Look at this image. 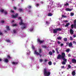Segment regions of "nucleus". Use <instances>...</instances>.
Masks as SVG:
<instances>
[{"instance_id": "f257e3e1", "label": "nucleus", "mask_w": 76, "mask_h": 76, "mask_svg": "<svg viewBox=\"0 0 76 76\" xmlns=\"http://www.w3.org/2000/svg\"><path fill=\"white\" fill-rule=\"evenodd\" d=\"M39 53L37 52V50H35L34 52V54H36L37 56H38V55H39L40 57H41V56H42V55H40V53H41L42 52V50H41V49H39Z\"/></svg>"}, {"instance_id": "f03ea898", "label": "nucleus", "mask_w": 76, "mask_h": 76, "mask_svg": "<svg viewBox=\"0 0 76 76\" xmlns=\"http://www.w3.org/2000/svg\"><path fill=\"white\" fill-rule=\"evenodd\" d=\"M19 25H23V27H21L22 29H23L26 28V25H25L26 24L23 23V20L22 19L20 20V22L19 23Z\"/></svg>"}, {"instance_id": "7ed1b4c3", "label": "nucleus", "mask_w": 76, "mask_h": 76, "mask_svg": "<svg viewBox=\"0 0 76 76\" xmlns=\"http://www.w3.org/2000/svg\"><path fill=\"white\" fill-rule=\"evenodd\" d=\"M65 53H62V58L63 59V60L65 62H67V59L65 58Z\"/></svg>"}, {"instance_id": "20e7f679", "label": "nucleus", "mask_w": 76, "mask_h": 76, "mask_svg": "<svg viewBox=\"0 0 76 76\" xmlns=\"http://www.w3.org/2000/svg\"><path fill=\"white\" fill-rule=\"evenodd\" d=\"M48 2H50L49 3V5L50 6V8H53V3L54 2L52 0H49L48 1Z\"/></svg>"}, {"instance_id": "39448f33", "label": "nucleus", "mask_w": 76, "mask_h": 76, "mask_svg": "<svg viewBox=\"0 0 76 76\" xmlns=\"http://www.w3.org/2000/svg\"><path fill=\"white\" fill-rule=\"evenodd\" d=\"M62 29L61 28H57L55 29H53V33L56 34V33H57V31H61Z\"/></svg>"}, {"instance_id": "423d86ee", "label": "nucleus", "mask_w": 76, "mask_h": 76, "mask_svg": "<svg viewBox=\"0 0 76 76\" xmlns=\"http://www.w3.org/2000/svg\"><path fill=\"white\" fill-rule=\"evenodd\" d=\"M44 75L45 76H48V72L46 69H44L43 70Z\"/></svg>"}, {"instance_id": "0eeeda50", "label": "nucleus", "mask_w": 76, "mask_h": 76, "mask_svg": "<svg viewBox=\"0 0 76 76\" xmlns=\"http://www.w3.org/2000/svg\"><path fill=\"white\" fill-rule=\"evenodd\" d=\"M37 42L40 43V44H42V43H43L44 42V40H43L42 41L41 40H40V39H37Z\"/></svg>"}, {"instance_id": "6e6552de", "label": "nucleus", "mask_w": 76, "mask_h": 76, "mask_svg": "<svg viewBox=\"0 0 76 76\" xmlns=\"http://www.w3.org/2000/svg\"><path fill=\"white\" fill-rule=\"evenodd\" d=\"M57 58L58 59H60L61 58H62V53L61 54V55H58Z\"/></svg>"}, {"instance_id": "1a4fd4ad", "label": "nucleus", "mask_w": 76, "mask_h": 76, "mask_svg": "<svg viewBox=\"0 0 76 76\" xmlns=\"http://www.w3.org/2000/svg\"><path fill=\"white\" fill-rule=\"evenodd\" d=\"M73 10V9H70L69 8H66L65 9L66 11H72Z\"/></svg>"}, {"instance_id": "9d476101", "label": "nucleus", "mask_w": 76, "mask_h": 76, "mask_svg": "<svg viewBox=\"0 0 76 76\" xmlns=\"http://www.w3.org/2000/svg\"><path fill=\"white\" fill-rule=\"evenodd\" d=\"M18 11L19 12H23V10L22 8H19L18 9Z\"/></svg>"}, {"instance_id": "9b49d317", "label": "nucleus", "mask_w": 76, "mask_h": 76, "mask_svg": "<svg viewBox=\"0 0 76 76\" xmlns=\"http://www.w3.org/2000/svg\"><path fill=\"white\" fill-rule=\"evenodd\" d=\"M18 15V13H16L15 14V15H12V16L13 18H16L17 16Z\"/></svg>"}, {"instance_id": "f8f14e48", "label": "nucleus", "mask_w": 76, "mask_h": 76, "mask_svg": "<svg viewBox=\"0 0 76 76\" xmlns=\"http://www.w3.org/2000/svg\"><path fill=\"white\" fill-rule=\"evenodd\" d=\"M72 62L74 63H76V60L75 59H72Z\"/></svg>"}, {"instance_id": "ddd939ff", "label": "nucleus", "mask_w": 76, "mask_h": 76, "mask_svg": "<svg viewBox=\"0 0 76 76\" xmlns=\"http://www.w3.org/2000/svg\"><path fill=\"white\" fill-rule=\"evenodd\" d=\"M70 33L71 34H73V33H74V31H73L72 29H70Z\"/></svg>"}, {"instance_id": "4468645a", "label": "nucleus", "mask_w": 76, "mask_h": 76, "mask_svg": "<svg viewBox=\"0 0 76 76\" xmlns=\"http://www.w3.org/2000/svg\"><path fill=\"white\" fill-rule=\"evenodd\" d=\"M50 69H48V76H49L50 75V74H51V72H50Z\"/></svg>"}, {"instance_id": "2eb2a0df", "label": "nucleus", "mask_w": 76, "mask_h": 76, "mask_svg": "<svg viewBox=\"0 0 76 76\" xmlns=\"http://www.w3.org/2000/svg\"><path fill=\"white\" fill-rule=\"evenodd\" d=\"M72 76H75L76 75V72H75V71H73L72 72Z\"/></svg>"}, {"instance_id": "dca6fc26", "label": "nucleus", "mask_w": 76, "mask_h": 76, "mask_svg": "<svg viewBox=\"0 0 76 76\" xmlns=\"http://www.w3.org/2000/svg\"><path fill=\"white\" fill-rule=\"evenodd\" d=\"M12 64L13 65H16V64H18V62H13L12 63Z\"/></svg>"}, {"instance_id": "f3484780", "label": "nucleus", "mask_w": 76, "mask_h": 76, "mask_svg": "<svg viewBox=\"0 0 76 76\" xmlns=\"http://www.w3.org/2000/svg\"><path fill=\"white\" fill-rule=\"evenodd\" d=\"M53 14L51 13H48V16H53Z\"/></svg>"}, {"instance_id": "a211bd4d", "label": "nucleus", "mask_w": 76, "mask_h": 76, "mask_svg": "<svg viewBox=\"0 0 76 76\" xmlns=\"http://www.w3.org/2000/svg\"><path fill=\"white\" fill-rule=\"evenodd\" d=\"M76 20H75L74 21V28H76Z\"/></svg>"}, {"instance_id": "6ab92c4d", "label": "nucleus", "mask_w": 76, "mask_h": 76, "mask_svg": "<svg viewBox=\"0 0 76 76\" xmlns=\"http://www.w3.org/2000/svg\"><path fill=\"white\" fill-rule=\"evenodd\" d=\"M69 47H72V43L70 42L69 45Z\"/></svg>"}, {"instance_id": "aec40b11", "label": "nucleus", "mask_w": 76, "mask_h": 76, "mask_svg": "<svg viewBox=\"0 0 76 76\" xmlns=\"http://www.w3.org/2000/svg\"><path fill=\"white\" fill-rule=\"evenodd\" d=\"M4 61H5V63H8L9 62V60L7 58H6L5 59Z\"/></svg>"}, {"instance_id": "412c9836", "label": "nucleus", "mask_w": 76, "mask_h": 76, "mask_svg": "<svg viewBox=\"0 0 76 76\" xmlns=\"http://www.w3.org/2000/svg\"><path fill=\"white\" fill-rule=\"evenodd\" d=\"M6 28L7 29L8 31H10V28H9V26H6Z\"/></svg>"}, {"instance_id": "4be33fe9", "label": "nucleus", "mask_w": 76, "mask_h": 76, "mask_svg": "<svg viewBox=\"0 0 76 76\" xmlns=\"http://www.w3.org/2000/svg\"><path fill=\"white\" fill-rule=\"evenodd\" d=\"M70 25V23H68L66 24L65 25V27H67L69 26V25Z\"/></svg>"}, {"instance_id": "5701e85b", "label": "nucleus", "mask_w": 76, "mask_h": 76, "mask_svg": "<svg viewBox=\"0 0 76 76\" xmlns=\"http://www.w3.org/2000/svg\"><path fill=\"white\" fill-rule=\"evenodd\" d=\"M57 5H59L58 6V7H61L62 5L61 4H60V3H59L58 4H57Z\"/></svg>"}, {"instance_id": "b1692460", "label": "nucleus", "mask_w": 76, "mask_h": 76, "mask_svg": "<svg viewBox=\"0 0 76 76\" xmlns=\"http://www.w3.org/2000/svg\"><path fill=\"white\" fill-rule=\"evenodd\" d=\"M49 54L50 55V56H52L53 55V52H50L49 53Z\"/></svg>"}, {"instance_id": "393cba45", "label": "nucleus", "mask_w": 76, "mask_h": 76, "mask_svg": "<svg viewBox=\"0 0 76 76\" xmlns=\"http://www.w3.org/2000/svg\"><path fill=\"white\" fill-rule=\"evenodd\" d=\"M6 41L7 42H10V43H11V42H10V40L9 39L6 40Z\"/></svg>"}, {"instance_id": "a878e982", "label": "nucleus", "mask_w": 76, "mask_h": 76, "mask_svg": "<svg viewBox=\"0 0 76 76\" xmlns=\"http://www.w3.org/2000/svg\"><path fill=\"white\" fill-rule=\"evenodd\" d=\"M42 48H47V46L45 45H42Z\"/></svg>"}, {"instance_id": "bb28decb", "label": "nucleus", "mask_w": 76, "mask_h": 76, "mask_svg": "<svg viewBox=\"0 0 76 76\" xmlns=\"http://www.w3.org/2000/svg\"><path fill=\"white\" fill-rule=\"evenodd\" d=\"M48 64L49 65L51 66V64H52V63H51V61H49V62Z\"/></svg>"}, {"instance_id": "cd10ccee", "label": "nucleus", "mask_w": 76, "mask_h": 76, "mask_svg": "<svg viewBox=\"0 0 76 76\" xmlns=\"http://www.w3.org/2000/svg\"><path fill=\"white\" fill-rule=\"evenodd\" d=\"M4 10L1 9L0 10V11L1 13H3L4 12Z\"/></svg>"}, {"instance_id": "c85d7f7f", "label": "nucleus", "mask_w": 76, "mask_h": 76, "mask_svg": "<svg viewBox=\"0 0 76 76\" xmlns=\"http://www.w3.org/2000/svg\"><path fill=\"white\" fill-rule=\"evenodd\" d=\"M66 51L67 52V53H68V52H69V51H70V49L68 48L66 49Z\"/></svg>"}, {"instance_id": "c756f323", "label": "nucleus", "mask_w": 76, "mask_h": 76, "mask_svg": "<svg viewBox=\"0 0 76 76\" xmlns=\"http://www.w3.org/2000/svg\"><path fill=\"white\" fill-rule=\"evenodd\" d=\"M58 48H56V51L57 54H58V53H59V52H58Z\"/></svg>"}, {"instance_id": "7c9ffc66", "label": "nucleus", "mask_w": 76, "mask_h": 76, "mask_svg": "<svg viewBox=\"0 0 76 76\" xmlns=\"http://www.w3.org/2000/svg\"><path fill=\"white\" fill-rule=\"evenodd\" d=\"M13 8L14 9V10H16V9H17V8H16V7L14 6L13 7Z\"/></svg>"}, {"instance_id": "2f4dec72", "label": "nucleus", "mask_w": 76, "mask_h": 76, "mask_svg": "<svg viewBox=\"0 0 76 76\" xmlns=\"http://www.w3.org/2000/svg\"><path fill=\"white\" fill-rule=\"evenodd\" d=\"M74 15V13H72V12H71L70 13V15L71 16H73Z\"/></svg>"}, {"instance_id": "473e14b6", "label": "nucleus", "mask_w": 76, "mask_h": 76, "mask_svg": "<svg viewBox=\"0 0 76 76\" xmlns=\"http://www.w3.org/2000/svg\"><path fill=\"white\" fill-rule=\"evenodd\" d=\"M62 17L63 18H67V16H64L63 15H62Z\"/></svg>"}, {"instance_id": "72a5a7b5", "label": "nucleus", "mask_w": 76, "mask_h": 76, "mask_svg": "<svg viewBox=\"0 0 76 76\" xmlns=\"http://www.w3.org/2000/svg\"><path fill=\"white\" fill-rule=\"evenodd\" d=\"M57 39L59 40H61V37H58L57 38Z\"/></svg>"}, {"instance_id": "f704fd0d", "label": "nucleus", "mask_w": 76, "mask_h": 76, "mask_svg": "<svg viewBox=\"0 0 76 76\" xmlns=\"http://www.w3.org/2000/svg\"><path fill=\"white\" fill-rule=\"evenodd\" d=\"M12 26H17V24H13L12 25Z\"/></svg>"}, {"instance_id": "c9c22d12", "label": "nucleus", "mask_w": 76, "mask_h": 76, "mask_svg": "<svg viewBox=\"0 0 76 76\" xmlns=\"http://www.w3.org/2000/svg\"><path fill=\"white\" fill-rule=\"evenodd\" d=\"M71 28L73 29L74 27V25L73 24H72V25H71Z\"/></svg>"}, {"instance_id": "e433bc0d", "label": "nucleus", "mask_w": 76, "mask_h": 76, "mask_svg": "<svg viewBox=\"0 0 76 76\" xmlns=\"http://www.w3.org/2000/svg\"><path fill=\"white\" fill-rule=\"evenodd\" d=\"M34 29V28H31L29 30V31H32Z\"/></svg>"}, {"instance_id": "4c0bfd02", "label": "nucleus", "mask_w": 76, "mask_h": 76, "mask_svg": "<svg viewBox=\"0 0 76 76\" xmlns=\"http://www.w3.org/2000/svg\"><path fill=\"white\" fill-rule=\"evenodd\" d=\"M69 4L68 3H66L64 4V6H68Z\"/></svg>"}, {"instance_id": "58836bf2", "label": "nucleus", "mask_w": 76, "mask_h": 76, "mask_svg": "<svg viewBox=\"0 0 76 76\" xmlns=\"http://www.w3.org/2000/svg\"><path fill=\"white\" fill-rule=\"evenodd\" d=\"M67 38H64V41H67Z\"/></svg>"}, {"instance_id": "ea45409f", "label": "nucleus", "mask_w": 76, "mask_h": 76, "mask_svg": "<svg viewBox=\"0 0 76 76\" xmlns=\"http://www.w3.org/2000/svg\"><path fill=\"white\" fill-rule=\"evenodd\" d=\"M32 50H35V47H34V46H32Z\"/></svg>"}, {"instance_id": "a19ab883", "label": "nucleus", "mask_w": 76, "mask_h": 76, "mask_svg": "<svg viewBox=\"0 0 76 76\" xmlns=\"http://www.w3.org/2000/svg\"><path fill=\"white\" fill-rule=\"evenodd\" d=\"M68 67L69 69H70L71 68V66L70 65H68Z\"/></svg>"}, {"instance_id": "79ce46f5", "label": "nucleus", "mask_w": 76, "mask_h": 76, "mask_svg": "<svg viewBox=\"0 0 76 76\" xmlns=\"http://www.w3.org/2000/svg\"><path fill=\"white\" fill-rule=\"evenodd\" d=\"M31 6H28V9H31Z\"/></svg>"}, {"instance_id": "37998d69", "label": "nucleus", "mask_w": 76, "mask_h": 76, "mask_svg": "<svg viewBox=\"0 0 76 76\" xmlns=\"http://www.w3.org/2000/svg\"><path fill=\"white\" fill-rule=\"evenodd\" d=\"M62 64H66V62L64 61H63Z\"/></svg>"}, {"instance_id": "c03bdc74", "label": "nucleus", "mask_w": 76, "mask_h": 76, "mask_svg": "<svg viewBox=\"0 0 76 76\" xmlns=\"http://www.w3.org/2000/svg\"><path fill=\"white\" fill-rule=\"evenodd\" d=\"M13 32H14V34H15V33H16V30H14L13 31Z\"/></svg>"}, {"instance_id": "a18cd8bd", "label": "nucleus", "mask_w": 76, "mask_h": 76, "mask_svg": "<svg viewBox=\"0 0 76 76\" xmlns=\"http://www.w3.org/2000/svg\"><path fill=\"white\" fill-rule=\"evenodd\" d=\"M70 40H72L73 39V38H72V37H70Z\"/></svg>"}, {"instance_id": "49530a36", "label": "nucleus", "mask_w": 76, "mask_h": 76, "mask_svg": "<svg viewBox=\"0 0 76 76\" xmlns=\"http://www.w3.org/2000/svg\"><path fill=\"white\" fill-rule=\"evenodd\" d=\"M7 57L9 58H11V57H10V56L9 55L7 56Z\"/></svg>"}, {"instance_id": "de8ad7c7", "label": "nucleus", "mask_w": 76, "mask_h": 76, "mask_svg": "<svg viewBox=\"0 0 76 76\" xmlns=\"http://www.w3.org/2000/svg\"><path fill=\"white\" fill-rule=\"evenodd\" d=\"M63 22H68V20H64L63 21Z\"/></svg>"}, {"instance_id": "09e8293b", "label": "nucleus", "mask_w": 76, "mask_h": 76, "mask_svg": "<svg viewBox=\"0 0 76 76\" xmlns=\"http://www.w3.org/2000/svg\"><path fill=\"white\" fill-rule=\"evenodd\" d=\"M43 61V60L42 59H40V62H42Z\"/></svg>"}, {"instance_id": "8fccbe9b", "label": "nucleus", "mask_w": 76, "mask_h": 76, "mask_svg": "<svg viewBox=\"0 0 76 76\" xmlns=\"http://www.w3.org/2000/svg\"><path fill=\"white\" fill-rule=\"evenodd\" d=\"M4 13H5V15H6V14H7V12H4Z\"/></svg>"}, {"instance_id": "3c124183", "label": "nucleus", "mask_w": 76, "mask_h": 76, "mask_svg": "<svg viewBox=\"0 0 76 76\" xmlns=\"http://www.w3.org/2000/svg\"><path fill=\"white\" fill-rule=\"evenodd\" d=\"M61 69H64V66H61Z\"/></svg>"}, {"instance_id": "603ef678", "label": "nucleus", "mask_w": 76, "mask_h": 76, "mask_svg": "<svg viewBox=\"0 0 76 76\" xmlns=\"http://www.w3.org/2000/svg\"><path fill=\"white\" fill-rule=\"evenodd\" d=\"M3 35V33L0 31V35Z\"/></svg>"}, {"instance_id": "864d4df0", "label": "nucleus", "mask_w": 76, "mask_h": 76, "mask_svg": "<svg viewBox=\"0 0 76 76\" xmlns=\"http://www.w3.org/2000/svg\"><path fill=\"white\" fill-rule=\"evenodd\" d=\"M31 53V52L29 51V53H27V55H29V54Z\"/></svg>"}, {"instance_id": "5fc2aeb1", "label": "nucleus", "mask_w": 76, "mask_h": 76, "mask_svg": "<svg viewBox=\"0 0 76 76\" xmlns=\"http://www.w3.org/2000/svg\"><path fill=\"white\" fill-rule=\"evenodd\" d=\"M73 37H74V38H75V37H76V34L74 35H73Z\"/></svg>"}, {"instance_id": "6e6d98bb", "label": "nucleus", "mask_w": 76, "mask_h": 76, "mask_svg": "<svg viewBox=\"0 0 76 76\" xmlns=\"http://www.w3.org/2000/svg\"><path fill=\"white\" fill-rule=\"evenodd\" d=\"M39 6V4H36V6Z\"/></svg>"}, {"instance_id": "4d7b16f0", "label": "nucleus", "mask_w": 76, "mask_h": 76, "mask_svg": "<svg viewBox=\"0 0 76 76\" xmlns=\"http://www.w3.org/2000/svg\"><path fill=\"white\" fill-rule=\"evenodd\" d=\"M68 57H70L71 56V55L70 54H69L68 55Z\"/></svg>"}, {"instance_id": "13d9d810", "label": "nucleus", "mask_w": 76, "mask_h": 76, "mask_svg": "<svg viewBox=\"0 0 76 76\" xmlns=\"http://www.w3.org/2000/svg\"><path fill=\"white\" fill-rule=\"evenodd\" d=\"M52 52L53 53H55V51L54 50H52Z\"/></svg>"}, {"instance_id": "bf43d9fd", "label": "nucleus", "mask_w": 76, "mask_h": 76, "mask_svg": "<svg viewBox=\"0 0 76 76\" xmlns=\"http://www.w3.org/2000/svg\"><path fill=\"white\" fill-rule=\"evenodd\" d=\"M60 42L59 41L58 42V44H60Z\"/></svg>"}, {"instance_id": "052dcab7", "label": "nucleus", "mask_w": 76, "mask_h": 76, "mask_svg": "<svg viewBox=\"0 0 76 76\" xmlns=\"http://www.w3.org/2000/svg\"><path fill=\"white\" fill-rule=\"evenodd\" d=\"M11 12L12 13H14V11H13L12 10H11Z\"/></svg>"}, {"instance_id": "680f3d73", "label": "nucleus", "mask_w": 76, "mask_h": 76, "mask_svg": "<svg viewBox=\"0 0 76 76\" xmlns=\"http://www.w3.org/2000/svg\"><path fill=\"white\" fill-rule=\"evenodd\" d=\"M63 45H64V44L63 43H61V46H63Z\"/></svg>"}, {"instance_id": "e2e57ef3", "label": "nucleus", "mask_w": 76, "mask_h": 76, "mask_svg": "<svg viewBox=\"0 0 76 76\" xmlns=\"http://www.w3.org/2000/svg\"><path fill=\"white\" fill-rule=\"evenodd\" d=\"M69 3H72V0L69 1Z\"/></svg>"}, {"instance_id": "0e129e2a", "label": "nucleus", "mask_w": 76, "mask_h": 76, "mask_svg": "<svg viewBox=\"0 0 76 76\" xmlns=\"http://www.w3.org/2000/svg\"><path fill=\"white\" fill-rule=\"evenodd\" d=\"M73 44H76V42H75V41H73Z\"/></svg>"}, {"instance_id": "69168bd1", "label": "nucleus", "mask_w": 76, "mask_h": 76, "mask_svg": "<svg viewBox=\"0 0 76 76\" xmlns=\"http://www.w3.org/2000/svg\"><path fill=\"white\" fill-rule=\"evenodd\" d=\"M21 17H19L18 18V19H21Z\"/></svg>"}, {"instance_id": "338daca9", "label": "nucleus", "mask_w": 76, "mask_h": 76, "mask_svg": "<svg viewBox=\"0 0 76 76\" xmlns=\"http://www.w3.org/2000/svg\"><path fill=\"white\" fill-rule=\"evenodd\" d=\"M1 22H2V23H4V21L3 20V21H1Z\"/></svg>"}, {"instance_id": "774afa93", "label": "nucleus", "mask_w": 76, "mask_h": 76, "mask_svg": "<svg viewBox=\"0 0 76 76\" xmlns=\"http://www.w3.org/2000/svg\"><path fill=\"white\" fill-rule=\"evenodd\" d=\"M40 3H42V4L43 3V1H41L40 2Z\"/></svg>"}]
</instances>
